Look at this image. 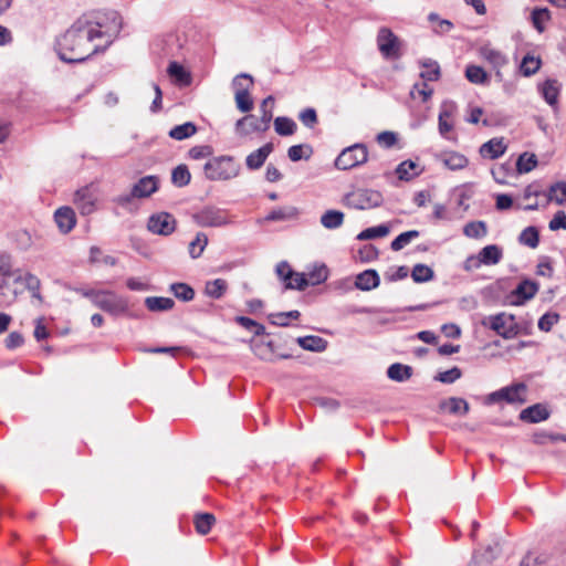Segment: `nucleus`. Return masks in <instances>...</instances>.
I'll list each match as a JSON object with an SVG mask.
<instances>
[{"instance_id":"1","label":"nucleus","mask_w":566,"mask_h":566,"mask_svg":"<svg viewBox=\"0 0 566 566\" xmlns=\"http://www.w3.org/2000/svg\"><path fill=\"white\" fill-rule=\"evenodd\" d=\"M99 23L85 19H77L55 43V51L61 61L65 63H82L101 51L99 46L90 49V44L97 38L104 36Z\"/></svg>"},{"instance_id":"2","label":"nucleus","mask_w":566,"mask_h":566,"mask_svg":"<svg viewBox=\"0 0 566 566\" xmlns=\"http://www.w3.org/2000/svg\"><path fill=\"white\" fill-rule=\"evenodd\" d=\"M240 165L231 156H219L209 159L205 166V175L209 180H229L240 172Z\"/></svg>"},{"instance_id":"3","label":"nucleus","mask_w":566,"mask_h":566,"mask_svg":"<svg viewBox=\"0 0 566 566\" xmlns=\"http://www.w3.org/2000/svg\"><path fill=\"white\" fill-rule=\"evenodd\" d=\"M343 203L357 210L374 209L384 203V196L378 190L357 188L344 196Z\"/></svg>"},{"instance_id":"4","label":"nucleus","mask_w":566,"mask_h":566,"mask_svg":"<svg viewBox=\"0 0 566 566\" xmlns=\"http://www.w3.org/2000/svg\"><path fill=\"white\" fill-rule=\"evenodd\" d=\"M481 325L492 329L504 339H512L520 333L515 315L505 312L483 317Z\"/></svg>"},{"instance_id":"5","label":"nucleus","mask_w":566,"mask_h":566,"mask_svg":"<svg viewBox=\"0 0 566 566\" xmlns=\"http://www.w3.org/2000/svg\"><path fill=\"white\" fill-rule=\"evenodd\" d=\"M368 160V149L365 144H354L345 149L335 159V167L340 170H348Z\"/></svg>"},{"instance_id":"6","label":"nucleus","mask_w":566,"mask_h":566,"mask_svg":"<svg viewBox=\"0 0 566 566\" xmlns=\"http://www.w3.org/2000/svg\"><path fill=\"white\" fill-rule=\"evenodd\" d=\"M526 390L527 387L524 382H515L489 394L486 396L485 403L492 405L500 401H506L507 403L522 405L526 402Z\"/></svg>"},{"instance_id":"7","label":"nucleus","mask_w":566,"mask_h":566,"mask_svg":"<svg viewBox=\"0 0 566 566\" xmlns=\"http://www.w3.org/2000/svg\"><path fill=\"white\" fill-rule=\"evenodd\" d=\"M377 46L387 60H396L401 56V41L400 39L387 27H381L377 33Z\"/></svg>"},{"instance_id":"8","label":"nucleus","mask_w":566,"mask_h":566,"mask_svg":"<svg viewBox=\"0 0 566 566\" xmlns=\"http://www.w3.org/2000/svg\"><path fill=\"white\" fill-rule=\"evenodd\" d=\"M158 185L159 178L157 176H145L133 186L129 195L118 198V203H128L132 198H148L158 190Z\"/></svg>"},{"instance_id":"9","label":"nucleus","mask_w":566,"mask_h":566,"mask_svg":"<svg viewBox=\"0 0 566 566\" xmlns=\"http://www.w3.org/2000/svg\"><path fill=\"white\" fill-rule=\"evenodd\" d=\"M177 220L169 212H157L151 214L147 221V229L154 234L168 237L176 231Z\"/></svg>"},{"instance_id":"10","label":"nucleus","mask_w":566,"mask_h":566,"mask_svg":"<svg viewBox=\"0 0 566 566\" xmlns=\"http://www.w3.org/2000/svg\"><path fill=\"white\" fill-rule=\"evenodd\" d=\"M94 305L112 315L127 311L126 300L109 291H99Z\"/></svg>"},{"instance_id":"11","label":"nucleus","mask_w":566,"mask_h":566,"mask_svg":"<svg viewBox=\"0 0 566 566\" xmlns=\"http://www.w3.org/2000/svg\"><path fill=\"white\" fill-rule=\"evenodd\" d=\"M193 218L200 227H222L229 223L227 212L216 207H206Z\"/></svg>"},{"instance_id":"12","label":"nucleus","mask_w":566,"mask_h":566,"mask_svg":"<svg viewBox=\"0 0 566 566\" xmlns=\"http://www.w3.org/2000/svg\"><path fill=\"white\" fill-rule=\"evenodd\" d=\"M538 289L539 285L537 282L530 279L522 280L511 293V305H524L527 301L532 300L536 295Z\"/></svg>"},{"instance_id":"13","label":"nucleus","mask_w":566,"mask_h":566,"mask_svg":"<svg viewBox=\"0 0 566 566\" xmlns=\"http://www.w3.org/2000/svg\"><path fill=\"white\" fill-rule=\"evenodd\" d=\"M54 221L61 233L66 234L73 230L76 224V216L71 207H60L54 212Z\"/></svg>"},{"instance_id":"14","label":"nucleus","mask_w":566,"mask_h":566,"mask_svg":"<svg viewBox=\"0 0 566 566\" xmlns=\"http://www.w3.org/2000/svg\"><path fill=\"white\" fill-rule=\"evenodd\" d=\"M551 411L549 409L543 405V403H535L532 405L525 409H523L520 412V420L527 422V423H538L542 421H545L549 418Z\"/></svg>"},{"instance_id":"15","label":"nucleus","mask_w":566,"mask_h":566,"mask_svg":"<svg viewBox=\"0 0 566 566\" xmlns=\"http://www.w3.org/2000/svg\"><path fill=\"white\" fill-rule=\"evenodd\" d=\"M506 150V145L504 144L503 137H494L486 143L482 144L479 154L483 158L488 159H496L501 157Z\"/></svg>"},{"instance_id":"16","label":"nucleus","mask_w":566,"mask_h":566,"mask_svg":"<svg viewBox=\"0 0 566 566\" xmlns=\"http://www.w3.org/2000/svg\"><path fill=\"white\" fill-rule=\"evenodd\" d=\"M274 146L272 143H266L259 149L249 154L245 158V165L251 170H256L263 166L269 155L273 151Z\"/></svg>"},{"instance_id":"17","label":"nucleus","mask_w":566,"mask_h":566,"mask_svg":"<svg viewBox=\"0 0 566 566\" xmlns=\"http://www.w3.org/2000/svg\"><path fill=\"white\" fill-rule=\"evenodd\" d=\"M538 91L548 105L555 107L558 104L560 85L557 80H546L543 84L538 85Z\"/></svg>"},{"instance_id":"18","label":"nucleus","mask_w":566,"mask_h":566,"mask_svg":"<svg viewBox=\"0 0 566 566\" xmlns=\"http://www.w3.org/2000/svg\"><path fill=\"white\" fill-rule=\"evenodd\" d=\"M380 283L379 275L376 270H365L356 276L355 286L361 291H370L378 287Z\"/></svg>"},{"instance_id":"19","label":"nucleus","mask_w":566,"mask_h":566,"mask_svg":"<svg viewBox=\"0 0 566 566\" xmlns=\"http://www.w3.org/2000/svg\"><path fill=\"white\" fill-rule=\"evenodd\" d=\"M296 343L305 350L322 353L327 348L328 342L316 335H307L296 338Z\"/></svg>"},{"instance_id":"20","label":"nucleus","mask_w":566,"mask_h":566,"mask_svg":"<svg viewBox=\"0 0 566 566\" xmlns=\"http://www.w3.org/2000/svg\"><path fill=\"white\" fill-rule=\"evenodd\" d=\"M499 544L489 545L483 553L475 552L468 566H488L499 555Z\"/></svg>"},{"instance_id":"21","label":"nucleus","mask_w":566,"mask_h":566,"mask_svg":"<svg viewBox=\"0 0 566 566\" xmlns=\"http://www.w3.org/2000/svg\"><path fill=\"white\" fill-rule=\"evenodd\" d=\"M441 410H448L452 415H467L470 410L468 401L463 398L450 397L439 403Z\"/></svg>"},{"instance_id":"22","label":"nucleus","mask_w":566,"mask_h":566,"mask_svg":"<svg viewBox=\"0 0 566 566\" xmlns=\"http://www.w3.org/2000/svg\"><path fill=\"white\" fill-rule=\"evenodd\" d=\"M262 127L263 124L253 115L244 116L240 118L235 124L237 132L241 135H248L253 132H265L266 129H263Z\"/></svg>"},{"instance_id":"23","label":"nucleus","mask_w":566,"mask_h":566,"mask_svg":"<svg viewBox=\"0 0 566 566\" xmlns=\"http://www.w3.org/2000/svg\"><path fill=\"white\" fill-rule=\"evenodd\" d=\"M167 72L170 77L180 86H188L191 83L190 73L178 62L172 61L169 63Z\"/></svg>"},{"instance_id":"24","label":"nucleus","mask_w":566,"mask_h":566,"mask_svg":"<svg viewBox=\"0 0 566 566\" xmlns=\"http://www.w3.org/2000/svg\"><path fill=\"white\" fill-rule=\"evenodd\" d=\"M502 255H503L502 249L499 245L490 244V245L484 247L479 252L478 256L480 258L482 264L494 265L501 261Z\"/></svg>"},{"instance_id":"25","label":"nucleus","mask_w":566,"mask_h":566,"mask_svg":"<svg viewBox=\"0 0 566 566\" xmlns=\"http://www.w3.org/2000/svg\"><path fill=\"white\" fill-rule=\"evenodd\" d=\"M482 56L496 69V76L501 77L500 69L507 64V57L500 51L489 48H483L481 51Z\"/></svg>"},{"instance_id":"26","label":"nucleus","mask_w":566,"mask_h":566,"mask_svg":"<svg viewBox=\"0 0 566 566\" xmlns=\"http://www.w3.org/2000/svg\"><path fill=\"white\" fill-rule=\"evenodd\" d=\"M298 216L296 207L287 206L272 210L265 218V221H286L293 220Z\"/></svg>"},{"instance_id":"27","label":"nucleus","mask_w":566,"mask_h":566,"mask_svg":"<svg viewBox=\"0 0 566 566\" xmlns=\"http://www.w3.org/2000/svg\"><path fill=\"white\" fill-rule=\"evenodd\" d=\"M145 305L150 312H164L171 310L175 301L170 297L148 296L145 300Z\"/></svg>"},{"instance_id":"28","label":"nucleus","mask_w":566,"mask_h":566,"mask_svg":"<svg viewBox=\"0 0 566 566\" xmlns=\"http://www.w3.org/2000/svg\"><path fill=\"white\" fill-rule=\"evenodd\" d=\"M387 376L391 380L401 382L408 380L412 376V368L408 365L395 363L388 367Z\"/></svg>"},{"instance_id":"29","label":"nucleus","mask_w":566,"mask_h":566,"mask_svg":"<svg viewBox=\"0 0 566 566\" xmlns=\"http://www.w3.org/2000/svg\"><path fill=\"white\" fill-rule=\"evenodd\" d=\"M417 169L418 164L408 159L397 166L396 174L400 180L409 181L420 175L421 170Z\"/></svg>"},{"instance_id":"30","label":"nucleus","mask_w":566,"mask_h":566,"mask_svg":"<svg viewBox=\"0 0 566 566\" xmlns=\"http://www.w3.org/2000/svg\"><path fill=\"white\" fill-rule=\"evenodd\" d=\"M228 289V283L223 279L208 281L205 285V294L213 300H220Z\"/></svg>"},{"instance_id":"31","label":"nucleus","mask_w":566,"mask_h":566,"mask_svg":"<svg viewBox=\"0 0 566 566\" xmlns=\"http://www.w3.org/2000/svg\"><path fill=\"white\" fill-rule=\"evenodd\" d=\"M197 133V126L192 122H186L181 125L172 127L168 136L176 140H184Z\"/></svg>"},{"instance_id":"32","label":"nucleus","mask_w":566,"mask_h":566,"mask_svg":"<svg viewBox=\"0 0 566 566\" xmlns=\"http://www.w3.org/2000/svg\"><path fill=\"white\" fill-rule=\"evenodd\" d=\"M465 77L472 84H488L490 81V76L484 69L474 64L467 66Z\"/></svg>"},{"instance_id":"33","label":"nucleus","mask_w":566,"mask_h":566,"mask_svg":"<svg viewBox=\"0 0 566 566\" xmlns=\"http://www.w3.org/2000/svg\"><path fill=\"white\" fill-rule=\"evenodd\" d=\"M296 128V123L290 117L279 116L274 119V129L281 136H291Z\"/></svg>"},{"instance_id":"34","label":"nucleus","mask_w":566,"mask_h":566,"mask_svg":"<svg viewBox=\"0 0 566 566\" xmlns=\"http://www.w3.org/2000/svg\"><path fill=\"white\" fill-rule=\"evenodd\" d=\"M170 292L182 302H190L195 297V290L187 283H172L169 287Z\"/></svg>"},{"instance_id":"35","label":"nucleus","mask_w":566,"mask_h":566,"mask_svg":"<svg viewBox=\"0 0 566 566\" xmlns=\"http://www.w3.org/2000/svg\"><path fill=\"white\" fill-rule=\"evenodd\" d=\"M428 21L431 22L432 31L436 34H447L453 29V23L448 19H441L438 13L431 12L428 15Z\"/></svg>"},{"instance_id":"36","label":"nucleus","mask_w":566,"mask_h":566,"mask_svg":"<svg viewBox=\"0 0 566 566\" xmlns=\"http://www.w3.org/2000/svg\"><path fill=\"white\" fill-rule=\"evenodd\" d=\"M214 522L216 517L211 513H199L193 520L196 531L201 535L208 534Z\"/></svg>"},{"instance_id":"37","label":"nucleus","mask_w":566,"mask_h":566,"mask_svg":"<svg viewBox=\"0 0 566 566\" xmlns=\"http://www.w3.org/2000/svg\"><path fill=\"white\" fill-rule=\"evenodd\" d=\"M421 66L426 69V71H422L420 73V77L423 80V82L427 83V81H438L440 78V66L437 61L433 60H424L420 62Z\"/></svg>"},{"instance_id":"38","label":"nucleus","mask_w":566,"mask_h":566,"mask_svg":"<svg viewBox=\"0 0 566 566\" xmlns=\"http://www.w3.org/2000/svg\"><path fill=\"white\" fill-rule=\"evenodd\" d=\"M344 213L338 210H327L321 217V223L326 229H337L343 224Z\"/></svg>"},{"instance_id":"39","label":"nucleus","mask_w":566,"mask_h":566,"mask_svg":"<svg viewBox=\"0 0 566 566\" xmlns=\"http://www.w3.org/2000/svg\"><path fill=\"white\" fill-rule=\"evenodd\" d=\"M313 154V148L308 144L293 145L287 149V156L292 161L301 159H310Z\"/></svg>"},{"instance_id":"40","label":"nucleus","mask_w":566,"mask_h":566,"mask_svg":"<svg viewBox=\"0 0 566 566\" xmlns=\"http://www.w3.org/2000/svg\"><path fill=\"white\" fill-rule=\"evenodd\" d=\"M411 277L416 283H426L434 277V272L430 266L418 263L411 271Z\"/></svg>"},{"instance_id":"41","label":"nucleus","mask_w":566,"mask_h":566,"mask_svg":"<svg viewBox=\"0 0 566 566\" xmlns=\"http://www.w3.org/2000/svg\"><path fill=\"white\" fill-rule=\"evenodd\" d=\"M518 241L521 244L535 249L539 243V232L537 228L533 226L525 228L521 232Z\"/></svg>"},{"instance_id":"42","label":"nucleus","mask_w":566,"mask_h":566,"mask_svg":"<svg viewBox=\"0 0 566 566\" xmlns=\"http://www.w3.org/2000/svg\"><path fill=\"white\" fill-rule=\"evenodd\" d=\"M469 160L464 155L455 151L447 153L443 157V164L451 170H459L468 165Z\"/></svg>"},{"instance_id":"43","label":"nucleus","mask_w":566,"mask_h":566,"mask_svg":"<svg viewBox=\"0 0 566 566\" xmlns=\"http://www.w3.org/2000/svg\"><path fill=\"white\" fill-rule=\"evenodd\" d=\"M537 166V157L534 154L523 153L516 161V170L520 174L532 171Z\"/></svg>"},{"instance_id":"44","label":"nucleus","mask_w":566,"mask_h":566,"mask_svg":"<svg viewBox=\"0 0 566 566\" xmlns=\"http://www.w3.org/2000/svg\"><path fill=\"white\" fill-rule=\"evenodd\" d=\"M463 233L468 238H483L488 233L486 223L484 221H471L464 226Z\"/></svg>"},{"instance_id":"45","label":"nucleus","mask_w":566,"mask_h":566,"mask_svg":"<svg viewBox=\"0 0 566 566\" xmlns=\"http://www.w3.org/2000/svg\"><path fill=\"white\" fill-rule=\"evenodd\" d=\"M191 175L186 165H178L171 172V182L177 187H185L189 185Z\"/></svg>"},{"instance_id":"46","label":"nucleus","mask_w":566,"mask_h":566,"mask_svg":"<svg viewBox=\"0 0 566 566\" xmlns=\"http://www.w3.org/2000/svg\"><path fill=\"white\" fill-rule=\"evenodd\" d=\"M328 277V269L325 264H321L314 266L312 271L306 274V281L308 282V286L318 285L324 283Z\"/></svg>"},{"instance_id":"47","label":"nucleus","mask_w":566,"mask_h":566,"mask_svg":"<svg viewBox=\"0 0 566 566\" xmlns=\"http://www.w3.org/2000/svg\"><path fill=\"white\" fill-rule=\"evenodd\" d=\"M389 233V227L386 224H379L377 227H371L363 230L357 234V240H373L376 238L386 237Z\"/></svg>"},{"instance_id":"48","label":"nucleus","mask_w":566,"mask_h":566,"mask_svg":"<svg viewBox=\"0 0 566 566\" xmlns=\"http://www.w3.org/2000/svg\"><path fill=\"white\" fill-rule=\"evenodd\" d=\"M419 235H420V233L418 230H409V231L402 232L392 240L390 248L394 251H400L407 244H409L412 240L417 239Z\"/></svg>"},{"instance_id":"49","label":"nucleus","mask_w":566,"mask_h":566,"mask_svg":"<svg viewBox=\"0 0 566 566\" xmlns=\"http://www.w3.org/2000/svg\"><path fill=\"white\" fill-rule=\"evenodd\" d=\"M208 244V237L203 232H198L196 239L189 243V254L192 259H198Z\"/></svg>"},{"instance_id":"50","label":"nucleus","mask_w":566,"mask_h":566,"mask_svg":"<svg viewBox=\"0 0 566 566\" xmlns=\"http://www.w3.org/2000/svg\"><path fill=\"white\" fill-rule=\"evenodd\" d=\"M234 99L237 108L242 113H248L253 108V99L248 90L235 92Z\"/></svg>"},{"instance_id":"51","label":"nucleus","mask_w":566,"mask_h":566,"mask_svg":"<svg viewBox=\"0 0 566 566\" xmlns=\"http://www.w3.org/2000/svg\"><path fill=\"white\" fill-rule=\"evenodd\" d=\"M40 287L41 281L34 274L27 272L24 274V289L31 293L32 297L42 301Z\"/></svg>"},{"instance_id":"52","label":"nucleus","mask_w":566,"mask_h":566,"mask_svg":"<svg viewBox=\"0 0 566 566\" xmlns=\"http://www.w3.org/2000/svg\"><path fill=\"white\" fill-rule=\"evenodd\" d=\"M539 66L541 60L527 54L523 57L520 70L524 76H531L538 71Z\"/></svg>"},{"instance_id":"53","label":"nucleus","mask_w":566,"mask_h":566,"mask_svg":"<svg viewBox=\"0 0 566 566\" xmlns=\"http://www.w3.org/2000/svg\"><path fill=\"white\" fill-rule=\"evenodd\" d=\"M548 199L558 205L566 202V182L558 181L549 187Z\"/></svg>"},{"instance_id":"54","label":"nucleus","mask_w":566,"mask_h":566,"mask_svg":"<svg viewBox=\"0 0 566 566\" xmlns=\"http://www.w3.org/2000/svg\"><path fill=\"white\" fill-rule=\"evenodd\" d=\"M12 237L18 248L22 251H28L33 243L31 233L25 229L14 231Z\"/></svg>"},{"instance_id":"55","label":"nucleus","mask_w":566,"mask_h":566,"mask_svg":"<svg viewBox=\"0 0 566 566\" xmlns=\"http://www.w3.org/2000/svg\"><path fill=\"white\" fill-rule=\"evenodd\" d=\"M551 18L547 8H535L532 11V22L535 29L539 32L544 31L543 22Z\"/></svg>"},{"instance_id":"56","label":"nucleus","mask_w":566,"mask_h":566,"mask_svg":"<svg viewBox=\"0 0 566 566\" xmlns=\"http://www.w3.org/2000/svg\"><path fill=\"white\" fill-rule=\"evenodd\" d=\"M462 371L459 367H452L449 370L438 373L434 376V380L443 382V384H453L455 380L461 378Z\"/></svg>"},{"instance_id":"57","label":"nucleus","mask_w":566,"mask_h":566,"mask_svg":"<svg viewBox=\"0 0 566 566\" xmlns=\"http://www.w3.org/2000/svg\"><path fill=\"white\" fill-rule=\"evenodd\" d=\"M251 349L262 360H272L274 355V349H268L263 340H251Z\"/></svg>"},{"instance_id":"58","label":"nucleus","mask_w":566,"mask_h":566,"mask_svg":"<svg viewBox=\"0 0 566 566\" xmlns=\"http://www.w3.org/2000/svg\"><path fill=\"white\" fill-rule=\"evenodd\" d=\"M432 94L433 90L429 87V85L426 82L416 83L410 91V95L412 98L420 96L423 102H427Z\"/></svg>"},{"instance_id":"59","label":"nucleus","mask_w":566,"mask_h":566,"mask_svg":"<svg viewBox=\"0 0 566 566\" xmlns=\"http://www.w3.org/2000/svg\"><path fill=\"white\" fill-rule=\"evenodd\" d=\"M253 85V77L248 73H240L239 75L234 76L232 80V86L238 91L248 90L250 91L251 86Z\"/></svg>"},{"instance_id":"60","label":"nucleus","mask_w":566,"mask_h":566,"mask_svg":"<svg viewBox=\"0 0 566 566\" xmlns=\"http://www.w3.org/2000/svg\"><path fill=\"white\" fill-rule=\"evenodd\" d=\"M376 142L384 148H391L398 142V135L390 130L381 132L377 135Z\"/></svg>"},{"instance_id":"61","label":"nucleus","mask_w":566,"mask_h":566,"mask_svg":"<svg viewBox=\"0 0 566 566\" xmlns=\"http://www.w3.org/2000/svg\"><path fill=\"white\" fill-rule=\"evenodd\" d=\"M308 286L306 274L294 272L293 279L285 284L286 290L304 291Z\"/></svg>"},{"instance_id":"62","label":"nucleus","mask_w":566,"mask_h":566,"mask_svg":"<svg viewBox=\"0 0 566 566\" xmlns=\"http://www.w3.org/2000/svg\"><path fill=\"white\" fill-rule=\"evenodd\" d=\"M546 554H526L520 563V566H545L547 563Z\"/></svg>"},{"instance_id":"63","label":"nucleus","mask_w":566,"mask_h":566,"mask_svg":"<svg viewBox=\"0 0 566 566\" xmlns=\"http://www.w3.org/2000/svg\"><path fill=\"white\" fill-rule=\"evenodd\" d=\"M298 119L307 128H313L318 122L317 113L312 107L303 109L298 115Z\"/></svg>"},{"instance_id":"64","label":"nucleus","mask_w":566,"mask_h":566,"mask_svg":"<svg viewBox=\"0 0 566 566\" xmlns=\"http://www.w3.org/2000/svg\"><path fill=\"white\" fill-rule=\"evenodd\" d=\"M559 321V314L548 312L545 313L539 319H538V328L543 332H549L552 327Z\"/></svg>"}]
</instances>
